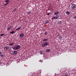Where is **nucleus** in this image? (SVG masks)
I'll use <instances>...</instances> for the list:
<instances>
[{
  "instance_id": "obj_11",
  "label": "nucleus",
  "mask_w": 76,
  "mask_h": 76,
  "mask_svg": "<svg viewBox=\"0 0 76 76\" xmlns=\"http://www.w3.org/2000/svg\"><path fill=\"white\" fill-rule=\"evenodd\" d=\"M57 24L58 25H61V21L59 20L57 21Z\"/></svg>"
},
{
  "instance_id": "obj_26",
  "label": "nucleus",
  "mask_w": 76,
  "mask_h": 76,
  "mask_svg": "<svg viewBox=\"0 0 76 76\" xmlns=\"http://www.w3.org/2000/svg\"><path fill=\"white\" fill-rule=\"evenodd\" d=\"M4 35V34H1L0 35V36H3V35Z\"/></svg>"
},
{
  "instance_id": "obj_29",
  "label": "nucleus",
  "mask_w": 76,
  "mask_h": 76,
  "mask_svg": "<svg viewBox=\"0 0 76 76\" xmlns=\"http://www.w3.org/2000/svg\"><path fill=\"white\" fill-rule=\"evenodd\" d=\"M50 15V13H48L47 14V15H48V16Z\"/></svg>"
},
{
  "instance_id": "obj_19",
  "label": "nucleus",
  "mask_w": 76,
  "mask_h": 76,
  "mask_svg": "<svg viewBox=\"0 0 76 76\" xmlns=\"http://www.w3.org/2000/svg\"><path fill=\"white\" fill-rule=\"evenodd\" d=\"M49 23V21L48 20H47L45 22V23Z\"/></svg>"
},
{
  "instance_id": "obj_1",
  "label": "nucleus",
  "mask_w": 76,
  "mask_h": 76,
  "mask_svg": "<svg viewBox=\"0 0 76 76\" xmlns=\"http://www.w3.org/2000/svg\"><path fill=\"white\" fill-rule=\"evenodd\" d=\"M20 47H21L20 45H17L15 47H12L13 49L14 50H18V49H19V48H20Z\"/></svg>"
},
{
  "instance_id": "obj_31",
  "label": "nucleus",
  "mask_w": 76,
  "mask_h": 76,
  "mask_svg": "<svg viewBox=\"0 0 76 76\" xmlns=\"http://www.w3.org/2000/svg\"><path fill=\"white\" fill-rule=\"evenodd\" d=\"M0 56L1 57H3V56H4V55H1Z\"/></svg>"
},
{
  "instance_id": "obj_10",
  "label": "nucleus",
  "mask_w": 76,
  "mask_h": 76,
  "mask_svg": "<svg viewBox=\"0 0 76 76\" xmlns=\"http://www.w3.org/2000/svg\"><path fill=\"white\" fill-rule=\"evenodd\" d=\"M18 53V52H17V51H16L15 50L14 51L12 52V54H13V55L15 54H16Z\"/></svg>"
},
{
  "instance_id": "obj_4",
  "label": "nucleus",
  "mask_w": 76,
  "mask_h": 76,
  "mask_svg": "<svg viewBox=\"0 0 76 76\" xmlns=\"http://www.w3.org/2000/svg\"><path fill=\"white\" fill-rule=\"evenodd\" d=\"M72 10H74V9H75V8L76 7V4H73L72 5Z\"/></svg>"
},
{
  "instance_id": "obj_7",
  "label": "nucleus",
  "mask_w": 76,
  "mask_h": 76,
  "mask_svg": "<svg viewBox=\"0 0 76 76\" xmlns=\"http://www.w3.org/2000/svg\"><path fill=\"white\" fill-rule=\"evenodd\" d=\"M48 39H45V38H44L43 39V42H47V41H48Z\"/></svg>"
},
{
  "instance_id": "obj_22",
  "label": "nucleus",
  "mask_w": 76,
  "mask_h": 76,
  "mask_svg": "<svg viewBox=\"0 0 76 76\" xmlns=\"http://www.w3.org/2000/svg\"><path fill=\"white\" fill-rule=\"evenodd\" d=\"M20 28H21V27H19V28H17V29H16L15 30V31H18V30H19V29H20Z\"/></svg>"
},
{
  "instance_id": "obj_13",
  "label": "nucleus",
  "mask_w": 76,
  "mask_h": 76,
  "mask_svg": "<svg viewBox=\"0 0 76 76\" xmlns=\"http://www.w3.org/2000/svg\"><path fill=\"white\" fill-rule=\"evenodd\" d=\"M58 13H59V12L57 11V12H56L54 13V15H58Z\"/></svg>"
},
{
  "instance_id": "obj_17",
  "label": "nucleus",
  "mask_w": 76,
  "mask_h": 76,
  "mask_svg": "<svg viewBox=\"0 0 76 76\" xmlns=\"http://www.w3.org/2000/svg\"><path fill=\"white\" fill-rule=\"evenodd\" d=\"M13 44H14L13 43H10L9 44V45H10V46H12V45H13Z\"/></svg>"
},
{
  "instance_id": "obj_30",
  "label": "nucleus",
  "mask_w": 76,
  "mask_h": 76,
  "mask_svg": "<svg viewBox=\"0 0 76 76\" xmlns=\"http://www.w3.org/2000/svg\"><path fill=\"white\" fill-rule=\"evenodd\" d=\"M73 18L74 19H76V16H75L73 17Z\"/></svg>"
},
{
  "instance_id": "obj_20",
  "label": "nucleus",
  "mask_w": 76,
  "mask_h": 76,
  "mask_svg": "<svg viewBox=\"0 0 76 76\" xmlns=\"http://www.w3.org/2000/svg\"><path fill=\"white\" fill-rule=\"evenodd\" d=\"M15 32V31H12L11 32H10V34H14V33Z\"/></svg>"
},
{
  "instance_id": "obj_21",
  "label": "nucleus",
  "mask_w": 76,
  "mask_h": 76,
  "mask_svg": "<svg viewBox=\"0 0 76 76\" xmlns=\"http://www.w3.org/2000/svg\"><path fill=\"white\" fill-rule=\"evenodd\" d=\"M9 4V3H6V4H4V6H6L7 5V4Z\"/></svg>"
},
{
  "instance_id": "obj_8",
  "label": "nucleus",
  "mask_w": 76,
  "mask_h": 76,
  "mask_svg": "<svg viewBox=\"0 0 76 76\" xmlns=\"http://www.w3.org/2000/svg\"><path fill=\"white\" fill-rule=\"evenodd\" d=\"M48 10H50L51 12L52 11V8L51 6H49L48 7Z\"/></svg>"
},
{
  "instance_id": "obj_12",
  "label": "nucleus",
  "mask_w": 76,
  "mask_h": 76,
  "mask_svg": "<svg viewBox=\"0 0 76 76\" xmlns=\"http://www.w3.org/2000/svg\"><path fill=\"white\" fill-rule=\"evenodd\" d=\"M10 1V0H5V2L6 3H9V2Z\"/></svg>"
},
{
  "instance_id": "obj_6",
  "label": "nucleus",
  "mask_w": 76,
  "mask_h": 76,
  "mask_svg": "<svg viewBox=\"0 0 76 76\" xmlns=\"http://www.w3.org/2000/svg\"><path fill=\"white\" fill-rule=\"evenodd\" d=\"M24 36V34L23 33H20V38H23Z\"/></svg>"
},
{
  "instance_id": "obj_28",
  "label": "nucleus",
  "mask_w": 76,
  "mask_h": 76,
  "mask_svg": "<svg viewBox=\"0 0 76 76\" xmlns=\"http://www.w3.org/2000/svg\"><path fill=\"white\" fill-rule=\"evenodd\" d=\"M16 10V8H15L13 11V12H15Z\"/></svg>"
},
{
  "instance_id": "obj_3",
  "label": "nucleus",
  "mask_w": 76,
  "mask_h": 76,
  "mask_svg": "<svg viewBox=\"0 0 76 76\" xmlns=\"http://www.w3.org/2000/svg\"><path fill=\"white\" fill-rule=\"evenodd\" d=\"M58 18H59V15H56V17L52 18L51 19H57Z\"/></svg>"
},
{
  "instance_id": "obj_25",
  "label": "nucleus",
  "mask_w": 76,
  "mask_h": 76,
  "mask_svg": "<svg viewBox=\"0 0 76 76\" xmlns=\"http://www.w3.org/2000/svg\"><path fill=\"white\" fill-rule=\"evenodd\" d=\"M44 34H45V35H46L48 34V33H47V32H45L44 33Z\"/></svg>"
},
{
  "instance_id": "obj_2",
  "label": "nucleus",
  "mask_w": 76,
  "mask_h": 76,
  "mask_svg": "<svg viewBox=\"0 0 76 76\" xmlns=\"http://www.w3.org/2000/svg\"><path fill=\"white\" fill-rule=\"evenodd\" d=\"M48 44H49V43L48 42H45L42 45V47H45L48 46Z\"/></svg>"
},
{
  "instance_id": "obj_18",
  "label": "nucleus",
  "mask_w": 76,
  "mask_h": 76,
  "mask_svg": "<svg viewBox=\"0 0 76 76\" xmlns=\"http://www.w3.org/2000/svg\"><path fill=\"white\" fill-rule=\"evenodd\" d=\"M66 13L67 15H69V14H70V13L69 12V11H67L66 12Z\"/></svg>"
},
{
  "instance_id": "obj_9",
  "label": "nucleus",
  "mask_w": 76,
  "mask_h": 76,
  "mask_svg": "<svg viewBox=\"0 0 76 76\" xmlns=\"http://www.w3.org/2000/svg\"><path fill=\"white\" fill-rule=\"evenodd\" d=\"M27 14L28 15H30V16H31V15H32V12L31 11H29L27 12Z\"/></svg>"
},
{
  "instance_id": "obj_24",
  "label": "nucleus",
  "mask_w": 76,
  "mask_h": 76,
  "mask_svg": "<svg viewBox=\"0 0 76 76\" xmlns=\"http://www.w3.org/2000/svg\"><path fill=\"white\" fill-rule=\"evenodd\" d=\"M65 76H70V75L68 74H67L66 75H65Z\"/></svg>"
},
{
  "instance_id": "obj_5",
  "label": "nucleus",
  "mask_w": 76,
  "mask_h": 76,
  "mask_svg": "<svg viewBox=\"0 0 76 76\" xmlns=\"http://www.w3.org/2000/svg\"><path fill=\"white\" fill-rule=\"evenodd\" d=\"M10 48L9 47V46H6L4 47V49L5 51H7L8 50H9V49Z\"/></svg>"
},
{
  "instance_id": "obj_32",
  "label": "nucleus",
  "mask_w": 76,
  "mask_h": 76,
  "mask_svg": "<svg viewBox=\"0 0 76 76\" xmlns=\"http://www.w3.org/2000/svg\"><path fill=\"white\" fill-rule=\"evenodd\" d=\"M2 54V53H1V52L0 51V55H1Z\"/></svg>"
},
{
  "instance_id": "obj_14",
  "label": "nucleus",
  "mask_w": 76,
  "mask_h": 76,
  "mask_svg": "<svg viewBox=\"0 0 76 76\" xmlns=\"http://www.w3.org/2000/svg\"><path fill=\"white\" fill-rule=\"evenodd\" d=\"M46 52H47V53L50 52V49H47L46 50Z\"/></svg>"
},
{
  "instance_id": "obj_27",
  "label": "nucleus",
  "mask_w": 76,
  "mask_h": 76,
  "mask_svg": "<svg viewBox=\"0 0 76 76\" xmlns=\"http://www.w3.org/2000/svg\"><path fill=\"white\" fill-rule=\"evenodd\" d=\"M39 61H40V62H41V63H42V62H43V61L42 60H39Z\"/></svg>"
},
{
  "instance_id": "obj_16",
  "label": "nucleus",
  "mask_w": 76,
  "mask_h": 76,
  "mask_svg": "<svg viewBox=\"0 0 76 76\" xmlns=\"http://www.w3.org/2000/svg\"><path fill=\"white\" fill-rule=\"evenodd\" d=\"M12 29V27L11 26H10L7 29V30H8V29H9V30H10V29Z\"/></svg>"
},
{
  "instance_id": "obj_23",
  "label": "nucleus",
  "mask_w": 76,
  "mask_h": 76,
  "mask_svg": "<svg viewBox=\"0 0 76 76\" xmlns=\"http://www.w3.org/2000/svg\"><path fill=\"white\" fill-rule=\"evenodd\" d=\"M40 54H42V51L41 50L40 51Z\"/></svg>"
},
{
  "instance_id": "obj_15",
  "label": "nucleus",
  "mask_w": 76,
  "mask_h": 76,
  "mask_svg": "<svg viewBox=\"0 0 76 76\" xmlns=\"http://www.w3.org/2000/svg\"><path fill=\"white\" fill-rule=\"evenodd\" d=\"M58 39H61H61H63V37H61V36H59L58 37Z\"/></svg>"
},
{
  "instance_id": "obj_33",
  "label": "nucleus",
  "mask_w": 76,
  "mask_h": 76,
  "mask_svg": "<svg viewBox=\"0 0 76 76\" xmlns=\"http://www.w3.org/2000/svg\"><path fill=\"white\" fill-rule=\"evenodd\" d=\"M59 36V34H58V35L57 36V37H58Z\"/></svg>"
}]
</instances>
